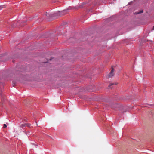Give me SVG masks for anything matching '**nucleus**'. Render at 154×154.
Returning <instances> with one entry per match:
<instances>
[{
    "label": "nucleus",
    "mask_w": 154,
    "mask_h": 154,
    "mask_svg": "<svg viewBox=\"0 0 154 154\" xmlns=\"http://www.w3.org/2000/svg\"><path fill=\"white\" fill-rule=\"evenodd\" d=\"M70 9H69L68 8L66 9H65L63 10L61 12H60L59 11V15L60 16H62L66 14L68 11V10Z\"/></svg>",
    "instance_id": "nucleus-1"
},
{
    "label": "nucleus",
    "mask_w": 154,
    "mask_h": 154,
    "mask_svg": "<svg viewBox=\"0 0 154 154\" xmlns=\"http://www.w3.org/2000/svg\"><path fill=\"white\" fill-rule=\"evenodd\" d=\"M114 70L113 69L112 67V69L110 72V73H109V74H108L107 75V78H109L110 77H112V76H114Z\"/></svg>",
    "instance_id": "nucleus-2"
},
{
    "label": "nucleus",
    "mask_w": 154,
    "mask_h": 154,
    "mask_svg": "<svg viewBox=\"0 0 154 154\" xmlns=\"http://www.w3.org/2000/svg\"><path fill=\"white\" fill-rule=\"evenodd\" d=\"M31 125L29 123L25 124L23 125H22V126H27L28 127H30Z\"/></svg>",
    "instance_id": "nucleus-3"
},
{
    "label": "nucleus",
    "mask_w": 154,
    "mask_h": 154,
    "mask_svg": "<svg viewBox=\"0 0 154 154\" xmlns=\"http://www.w3.org/2000/svg\"><path fill=\"white\" fill-rule=\"evenodd\" d=\"M5 5L0 6V10L2 9V8H5Z\"/></svg>",
    "instance_id": "nucleus-4"
},
{
    "label": "nucleus",
    "mask_w": 154,
    "mask_h": 154,
    "mask_svg": "<svg viewBox=\"0 0 154 154\" xmlns=\"http://www.w3.org/2000/svg\"><path fill=\"white\" fill-rule=\"evenodd\" d=\"M143 11L142 10V11H139V12H137V13L136 12V14H140L141 13H143Z\"/></svg>",
    "instance_id": "nucleus-5"
},
{
    "label": "nucleus",
    "mask_w": 154,
    "mask_h": 154,
    "mask_svg": "<svg viewBox=\"0 0 154 154\" xmlns=\"http://www.w3.org/2000/svg\"><path fill=\"white\" fill-rule=\"evenodd\" d=\"M114 84L113 83H111L110 84V85H109L108 86V88H111L110 87V86L112 85H113Z\"/></svg>",
    "instance_id": "nucleus-6"
},
{
    "label": "nucleus",
    "mask_w": 154,
    "mask_h": 154,
    "mask_svg": "<svg viewBox=\"0 0 154 154\" xmlns=\"http://www.w3.org/2000/svg\"><path fill=\"white\" fill-rule=\"evenodd\" d=\"M7 127V125L5 124H4L3 125V128H5Z\"/></svg>",
    "instance_id": "nucleus-7"
},
{
    "label": "nucleus",
    "mask_w": 154,
    "mask_h": 154,
    "mask_svg": "<svg viewBox=\"0 0 154 154\" xmlns=\"http://www.w3.org/2000/svg\"><path fill=\"white\" fill-rule=\"evenodd\" d=\"M1 98H2V97H3V96H2V93H1Z\"/></svg>",
    "instance_id": "nucleus-8"
},
{
    "label": "nucleus",
    "mask_w": 154,
    "mask_h": 154,
    "mask_svg": "<svg viewBox=\"0 0 154 154\" xmlns=\"http://www.w3.org/2000/svg\"><path fill=\"white\" fill-rule=\"evenodd\" d=\"M152 30H154V26H153V28Z\"/></svg>",
    "instance_id": "nucleus-9"
},
{
    "label": "nucleus",
    "mask_w": 154,
    "mask_h": 154,
    "mask_svg": "<svg viewBox=\"0 0 154 154\" xmlns=\"http://www.w3.org/2000/svg\"><path fill=\"white\" fill-rule=\"evenodd\" d=\"M46 16H47V13H46V14H45Z\"/></svg>",
    "instance_id": "nucleus-10"
},
{
    "label": "nucleus",
    "mask_w": 154,
    "mask_h": 154,
    "mask_svg": "<svg viewBox=\"0 0 154 154\" xmlns=\"http://www.w3.org/2000/svg\"><path fill=\"white\" fill-rule=\"evenodd\" d=\"M52 16L54 17V15Z\"/></svg>",
    "instance_id": "nucleus-11"
},
{
    "label": "nucleus",
    "mask_w": 154,
    "mask_h": 154,
    "mask_svg": "<svg viewBox=\"0 0 154 154\" xmlns=\"http://www.w3.org/2000/svg\"><path fill=\"white\" fill-rule=\"evenodd\" d=\"M153 78H154V76Z\"/></svg>",
    "instance_id": "nucleus-12"
}]
</instances>
